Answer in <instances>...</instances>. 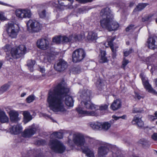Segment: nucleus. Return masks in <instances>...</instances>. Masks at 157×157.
Returning <instances> with one entry per match:
<instances>
[{
	"label": "nucleus",
	"instance_id": "b1692460",
	"mask_svg": "<svg viewBox=\"0 0 157 157\" xmlns=\"http://www.w3.org/2000/svg\"><path fill=\"white\" fill-rule=\"evenodd\" d=\"M100 54L99 56V62L101 63H105L108 61V59L106 56V53L105 51L100 50Z\"/></svg>",
	"mask_w": 157,
	"mask_h": 157
},
{
	"label": "nucleus",
	"instance_id": "f03ea898",
	"mask_svg": "<svg viewBox=\"0 0 157 157\" xmlns=\"http://www.w3.org/2000/svg\"><path fill=\"white\" fill-rule=\"evenodd\" d=\"M85 136L79 133H75L73 134V140L78 147H81L82 152L88 157H94L93 151L85 145Z\"/></svg>",
	"mask_w": 157,
	"mask_h": 157
},
{
	"label": "nucleus",
	"instance_id": "7ed1b4c3",
	"mask_svg": "<svg viewBox=\"0 0 157 157\" xmlns=\"http://www.w3.org/2000/svg\"><path fill=\"white\" fill-rule=\"evenodd\" d=\"M111 150L113 157H121V152L115 146H112L108 143H103L98 149V154L99 157H105Z\"/></svg>",
	"mask_w": 157,
	"mask_h": 157
},
{
	"label": "nucleus",
	"instance_id": "4be33fe9",
	"mask_svg": "<svg viewBox=\"0 0 157 157\" xmlns=\"http://www.w3.org/2000/svg\"><path fill=\"white\" fill-rule=\"evenodd\" d=\"M9 130L12 134L17 135L21 133L22 131V128L20 124L14 125L10 128Z\"/></svg>",
	"mask_w": 157,
	"mask_h": 157
},
{
	"label": "nucleus",
	"instance_id": "0e129e2a",
	"mask_svg": "<svg viewBox=\"0 0 157 157\" xmlns=\"http://www.w3.org/2000/svg\"><path fill=\"white\" fill-rule=\"evenodd\" d=\"M136 96L138 99H140L141 98V96H140L138 94H136Z\"/></svg>",
	"mask_w": 157,
	"mask_h": 157
},
{
	"label": "nucleus",
	"instance_id": "3c124183",
	"mask_svg": "<svg viewBox=\"0 0 157 157\" xmlns=\"http://www.w3.org/2000/svg\"><path fill=\"white\" fill-rule=\"evenodd\" d=\"M134 27V25H131L128 26L126 29V31L127 32H128L129 30L132 29Z\"/></svg>",
	"mask_w": 157,
	"mask_h": 157
},
{
	"label": "nucleus",
	"instance_id": "e433bc0d",
	"mask_svg": "<svg viewBox=\"0 0 157 157\" xmlns=\"http://www.w3.org/2000/svg\"><path fill=\"white\" fill-rule=\"evenodd\" d=\"M52 138H57L59 139H61L63 137L62 133L60 132H55L51 135Z\"/></svg>",
	"mask_w": 157,
	"mask_h": 157
},
{
	"label": "nucleus",
	"instance_id": "4c0bfd02",
	"mask_svg": "<svg viewBox=\"0 0 157 157\" xmlns=\"http://www.w3.org/2000/svg\"><path fill=\"white\" fill-rule=\"evenodd\" d=\"M53 59L52 57L51 56L50 54H49L48 55L45 56L44 57V61L47 63L48 62L50 63L51 62V60Z\"/></svg>",
	"mask_w": 157,
	"mask_h": 157
},
{
	"label": "nucleus",
	"instance_id": "680f3d73",
	"mask_svg": "<svg viewBox=\"0 0 157 157\" xmlns=\"http://www.w3.org/2000/svg\"><path fill=\"white\" fill-rule=\"evenodd\" d=\"M0 4L3 5V6H8V4H7L4 3L3 2L0 1Z\"/></svg>",
	"mask_w": 157,
	"mask_h": 157
},
{
	"label": "nucleus",
	"instance_id": "ea45409f",
	"mask_svg": "<svg viewBox=\"0 0 157 157\" xmlns=\"http://www.w3.org/2000/svg\"><path fill=\"white\" fill-rule=\"evenodd\" d=\"M97 106L98 107V108L95 109V110L99 109L101 110H105L108 108V105L106 104H104L101 105L100 106L97 105Z\"/></svg>",
	"mask_w": 157,
	"mask_h": 157
},
{
	"label": "nucleus",
	"instance_id": "49530a36",
	"mask_svg": "<svg viewBox=\"0 0 157 157\" xmlns=\"http://www.w3.org/2000/svg\"><path fill=\"white\" fill-rule=\"evenodd\" d=\"M142 110H140L139 109L136 108H134L132 110V113H141Z\"/></svg>",
	"mask_w": 157,
	"mask_h": 157
},
{
	"label": "nucleus",
	"instance_id": "4d7b16f0",
	"mask_svg": "<svg viewBox=\"0 0 157 157\" xmlns=\"http://www.w3.org/2000/svg\"><path fill=\"white\" fill-rule=\"evenodd\" d=\"M112 118L114 119L115 120H117L119 119H120V117H117L116 116H115V115H113L112 116Z\"/></svg>",
	"mask_w": 157,
	"mask_h": 157
},
{
	"label": "nucleus",
	"instance_id": "8fccbe9b",
	"mask_svg": "<svg viewBox=\"0 0 157 157\" xmlns=\"http://www.w3.org/2000/svg\"><path fill=\"white\" fill-rule=\"evenodd\" d=\"M151 138L154 141L157 140V133H154L151 135Z\"/></svg>",
	"mask_w": 157,
	"mask_h": 157
},
{
	"label": "nucleus",
	"instance_id": "bb28decb",
	"mask_svg": "<svg viewBox=\"0 0 157 157\" xmlns=\"http://www.w3.org/2000/svg\"><path fill=\"white\" fill-rule=\"evenodd\" d=\"M0 121L2 123H7L9 121V118L6 113L0 110Z\"/></svg>",
	"mask_w": 157,
	"mask_h": 157
},
{
	"label": "nucleus",
	"instance_id": "58836bf2",
	"mask_svg": "<svg viewBox=\"0 0 157 157\" xmlns=\"http://www.w3.org/2000/svg\"><path fill=\"white\" fill-rule=\"evenodd\" d=\"M115 39L114 37H111L109 38L107 40L108 44L110 46V48H111L112 47H115L114 46H113V41L115 40Z\"/></svg>",
	"mask_w": 157,
	"mask_h": 157
},
{
	"label": "nucleus",
	"instance_id": "5fc2aeb1",
	"mask_svg": "<svg viewBox=\"0 0 157 157\" xmlns=\"http://www.w3.org/2000/svg\"><path fill=\"white\" fill-rule=\"evenodd\" d=\"M140 143L143 145H145L147 143V141L145 140L141 139L140 140Z\"/></svg>",
	"mask_w": 157,
	"mask_h": 157
},
{
	"label": "nucleus",
	"instance_id": "cd10ccee",
	"mask_svg": "<svg viewBox=\"0 0 157 157\" xmlns=\"http://www.w3.org/2000/svg\"><path fill=\"white\" fill-rule=\"evenodd\" d=\"M3 49L6 52V60L8 61H11V60L12 59V57L13 56L11 54L10 55L9 53H7L9 51H10L11 49V46L9 45H6L3 47Z\"/></svg>",
	"mask_w": 157,
	"mask_h": 157
},
{
	"label": "nucleus",
	"instance_id": "6e6d98bb",
	"mask_svg": "<svg viewBox=\"0 0 157 157\" xmlns=\"http://www.w3.org/2000/svg\"><path fill=\"white\" fill-rule=\"evenodd\" d=\"M40 71L42 73H44L45 71V69L43 67H40Z\"/></svg>",
	"mask_w": 157,
	"mask_h": 157
},
{
	"label": "nucleus",
	"instance_id": "338daca9",
	"mask_svg": "<svg viewBox=\"0 0 157 157\" xmlns=\"http://www.w3.org/2000/svg\"><path fill=\"white\" fill-rule=\"evenodd\" d=\"M68 8L69 9H73V8H74V7H73V6L71 5H70L69 6H68Z\"/></svg>",
	"mask_w": 157,
	"mask_h": 157
},
{
	"label": "nucleus",
	"instance_id": "69168bd1",
	"mask_svg": "<svg viewBox=\"0 0 157 157\" xmlns=\"http://www.w3.org/2000/svg\"><path fill=\"white\" fill-rule=\"evenodd\" d=\"M120 117V118H121L123 119H125L126 117V116L125 115H124Z\"/></svg>",
	"mask_w": 157,
	"mask_h": 157
},
{
	"label": "nucleus",
	"instance_id": "aec40b11",
	"mask_svg": "<svg viewBox=\"0 0 157 157\" xmlns=\"http://www.w3.org/2000/svg\"><path fill=\"white\" fill-rule=\"evenodd\" d=\"M36 128L32 125L29 128L25 129L22 134V136L25 137H30L34 135L36 132Z\"/></svg>",
	"mask_w": 157,
	"mask_h": 157
},
{
	"label": "nucleus",
	"instance_id": "423d86ee",
	"mask_svg": "<svg viewBox=\"0 0 157 157\" xmlns=\"http://www.w3.org/2000/svg\"><path fill=\"white\" fill-rule=\"evenodd\" d=\"M85 38V35L83 33L79 34H73L69 37L66 36H61L62 42L63 43L72 42L74 41H80Z\"/></svg>",
	"mask_w": 157,
	"mask_h": 157
},
{
	"label": "nucleus",
	"instance_id": "c9c22d12",
	"mask_svg": "<svg viewBox=\"0 0 157 157\" xmlns=\"http://www.w3.org/2000/svg\"><path fill=\"white\" fill-rule=\"evenodd\" d=\"M35 62L33 60H29L27 61V65L30 70L32 71H33V68L34 65L35 64Z\"/></svg>",
	"mask_w": 157,
	"mask_h": 157
},
{
	"label": "nucleus",
	"instance_id": "37998d69",
	"mask_svg": "<svg viewBox=\"0 0 157 157\" xmlns=\"http://www.w3.org/2000/svg\"><path fill=\"white\" fill-rule=\"evenodd\" d=\"M39 14L40 17L44 18L46 16V11L45 10H43L39 12Z\"/></svg>",
	"mask_w": 157,
	"mask_h": 157
},
{
	"label": "nucleus",
	"instance_id": "6ab92c4d",
	"mask_svg": "<svg viewBox=\"0 0 157 157\" xmlns=\"http://www.w3.org/2000/svg\"><path fill=\"white\" fill-rule=\"evenodd\" d=\"M67 66V62L63 59L59 60L57 64L54 65L55 69L57 71H64Z\"/></svg>",
	"mask_w": 157,
	"mask_h": 157
},
{
	"label": "nucleus",
	"instance_id": "f3484780",
	"mask_svg": "<svg viewBox=\"0 0 157 157\" xmlns=\"http://www.w3.org/2000/svg\"><path fill=\"white\" fill-rule=\"evenodd\" d=\"M112 18H101L100 21L101 27L109 31L110 24L112 22Z\"/></svg>",
	"mask_w": 157,
	"mask_h": 157
},
{
	"label": "nucleus",
	"instance_id": "2f4dec72",
	"mask_svg": "<svg viewBox=\"0 0 157 157\" xmlns=\"http://www.w3.org/2000/svg\"><path fill=\"white\" fill-rule=\"evenodd\" d=\"M148 4L146 3H140L134 9V11H140L145 8Z\"/></svg>",
	"mask_w": 157,
	"mask_h": 157
},
{
	"label": "nucleus",
	"instance_id": "774afa93",
	"mask_svg": "<svg viewBox=\"0 0 157 157\" xmlns=\"http://www.w3.org/2000/svg\"><path fill=\"white\" fill-rule=\"evenodd\" d=\"M156 119H157V111H156L154 113Z\"/></svg>",
	"mask_w": 157,
	"mask_h": 157
},
{
	"label": "nucleus",
	"instance_id": "0eeeda50",
	"mask_svg": "<svg viewBox=\"0 0 157 157\" xmlns=\"http://www.w3.org/2000/svg\"><path fill=\"white\" fill-rule=\"evenodd\" d=\"M26 52V48L23 45H21L17 48H12L10 52L13 57L19 58L23 56Z\"/></svg>",
	"mask_w": 157,
	"mask_h": 157
},
{
	"label": "nucleus",
	"instance_id": "052dcab7",
	"mask_svg": "<svg viewBox=\"0 0 157 157\" xmlns=\"http://www.w3.org/2000/svg\"><path fill=\"white\" fill-rule=\"evenodd\" d=\"M62 0H58V2L59 4L60 5L62 6H65V5L64 4V3L63 2H60Z\"/></svg>",
	"mask_w": 157,
	"mask_h": 157
},
{
	"label": "nucleus",
	"instance_id": "2eb2a0df",
	"mask_svg": "<svg viewBox=\"0 0 157 157\" xmlns=\"http://www.w3.org/2000/svg\"><path fill=\"white\" fill-rule=\"evenodd\" d=\"M101 18H113V16L111 13V11L109 8L106 7L102 9L100 12Z\"/></svg>",
	"mask_w": 157,
	"mask_h": 157
},
{
	"label": "nucleus",
	"instance_id": "ddd939ff",
	"mask_svg": "<svg viewBox=\"0 0 157 157\" xmlns=\"http://www.w3.org/2000/svg\"><path fill=\"white\" fill-rule=\"evenodd\" d=\"M141 79L145 88L148 92L155 94H157V92L152 88L151 85L149 84L147 78L142 76L141 77Z\"/></svg>",
	"mask_w": 157,
	"mask_h": 157
},
{
	"label": "nucleus",
	"instance_id": "c756f323",
	"mask_svg": "<svg viewBox=\"0 0 157 157\" xmlns=\"http://www.w3.org/2000/svg\"><path fill=\"white\" fill-rule=\"evenodd\" d=\"M98 38L97 33L93 31L89 32L87 36V39L89 40L93 41L96 40Z\"/></svg>",
	"mask_w": 157,
	"mask_h": 157
},
{
	"label": "nucleus",
	"instance_id": "9b49d317",
	"mask_svg": "<svg viewBox=\"0 0 157 157\" xmlns=\"http://www.w3.org/2000/svg\"><path fill=\"white\" fill-rule=\"evenodd\" d=\"M76 110L78 113L84 116H97L99 114L98 112L94 111H87L84 110L81 107H78L77 108Z\"/></svg>",
	"mask_w": 157,
	"mask_h": 157
},
{
	"label": "nucleus",
	"instance_id": "393cba45",
	"mask_svg": "<svg viewBox=\"0 0 157 157\" xmlns=\"http://www.w3.org/2000/svg\"><path fill=\"white\" fill-rule=\"evenodd\" d=\"M23 115L24 116V122L26 124L31 120L33 119L32 115L30 113L27 111H23Z\"/></svg>",
	"mask_w": 157,
	"mask_h": 157
},
{
	"label": "nucleus",
	"instance_id": "79ce46f5",
	"mask_svg": "<svg viewBox=\"0 0 157 157\" xmlns=\"http://www.w3.org/2000/svg\"><path fill=\"white\" fill-rule=\"evenodd\" d=\"M35 99L33 95H29L26 99V101L28 103H30L32 102Z\"/></svg>",
	"mask_w": 157,
	"mask_h": 157
},
{
	"label": "nucleus",
	"instance_id": "de8ad7c7",
	"mask_svg": "<svg viewBox=\"0 0 157 157\" xmlns=\"http://www.w3.org/2000/svg\"><path fill=\"white\" fill-rule=\"evenodd\" d=\"M133 50L132 49H130L128 51H126L124 52V56H128L129 54L132 52Z\"/></svg>",
	"mask_w": 157,
	"mask_h": 157
},
{
	"label": "nucleus",
	"instance_id": "72a5a7b5",
	"mask_svg": "<svg viewBox=\"0 0 157 157\" xmlns=\"http://www.w3.org/2000/svg\"><path fill=\"white\" fill-rule=\"evenodd\" d=\"M86 142H88L90 144H93V146L94 147L97 142V141L93 138H90L89 136H86L85 144H86Z\"/></svg>",
	"mask_w": 157,
	"mask_h": 157
},
{
	"label": "nucleus",
	"instance_id": "1a4fd4ad",
	"mask_svg": "<svg viewBox=\"0 0 157 157\" xmlns=\"http://www.w3.org/2000/svg\"><path fill=\"white\" fill-rule=\"evenodd\" d=\"M86 53L84 50L79 48L75 50L73 52L72 57L73 61L74 63L80 62L85 57Z\"/></svg>",
	"mask_w": 157,
	"mask_h": 157
},
{
	"label": "nucleus",
	"instance_id": "412c9836",
	"mask_svg": "<svg viewBox=\"0 0 157 157\" xmlns=\"http://www.w3.org/2000/svg\"><path fill=\"white\" fill-rule=\"evenodd\" d=\"M148 47L153 50L157 48V37L149 38L147 40Z\"/></svg>",
	"mask_w": 157,
	"mask_h": 157
},
{
	"label": "nucleus",
	"instance_id": "bf43d9fd",
	"mask_svg": "<svg viewBox=\"0 0 157 157\" xmlns=\"http://www.w3.org/2000/svg\"><path fill=\"white\" fill-rule=\"evenodd\" d=\"M0 19L1 20H5V17L0 13Z\"/></svg>",
	"mask_w": 157,
	"mask_h": 157
},
{
	"label": "nucleus",
	"instance_id": "f704fd0d",
	"mask_svg": "<svg viewBox=\"0 0 157 157\" xmlns=\"http://www.w3.org/2000/svg\"><path fill=\"white\" fill-rule=\"evenodd\" d=\"M101 130L107 131L111 127V124L108 122H101Z\"/></svg>",
	"mask_w": 157,
	"mask_h": 157
},
{
	"label": "nucleus",
	"instance_id": "473e14b6",
	"mask_svg": "<svg viewBox=\"0 0 157 157\" xmlns=\"http://www.w3.org/2000/svg\"><path fill=\"white\" fill-rule=\"evenodd\" d=\"M10 87V85L8 83L5 84L0 87V94H3L7 91Z\"/></svg>",
	"mask_w": 157,
	"mask_h": 157
},
{
	"label": "nucleus",
	"instance_id": "09e8293b",
	"mask_svg": "<svg viewBox=\"0 0 157 157\" xmlns=\"http://www.w3.org/2000/svg\"><path fill=\"white\" fill-rule=\"evenodd\" d=\"M77 1L80 3H85L87 2H90L93 0H76Z\"/></svg>",
	"mask_w": 157,
	"mask_h": 157
},
{
	"label": "nucleus",
	"instance_id": "864d4df0",
	"mask_svg": "<svg viewBox=\"0 0 157 157\" xmlns=\"http://www.w3.org/2000/svg\"><path fill=\"white\" fill-rule=\"evenodd\" d=\"M148 118L151 121H154L156 119L155 116H154L149 115L148 117Z\"/></svg>",
	"mask_w": 157,
	"mask_h": 157
},
{
	"label": "nucleus",
	"instance_id": "a211bd4d",
	"mask_svg": "<svg viewBox=\"0 0 157 157\" xmlns=\"http://www.w3.org/2000/svg\"><path fill=\"white\" fill-rule=\"evenodd\" d=\"M10 121L13 123H17L19 121L20 118L18 112L15 110H11L9 112Z\"/></svg>",
	"mask_w": 157,
	"mask_h": 157
},
{
	"label": "nucleus",
	"instance_id": "603ef678",
	"mask_svg": "<svg viewBox=\"0 0 157 157\" xmlns=\"http://www.w3.org/2000/svg\"><path fill=\"white\" fill-rule=\"evenodd\" d=\"M129 62L128 60L124 59L122 63V65L124 67Z\"/></svg>",
	"mask_w": 157,
	"mask_h": 157
},
{
	"label": "nucleus",
	"instance_id": "7c9ffc66",
	"mask_svg": "<svg viewBox=\"0 0 157 157\" xmlns=\"http://www.w3.org/2000/svg\"><path fill=\"white\" fill-rule=\"evenodd\" d=\"M119 27L118 23L116 21H113L112 18V22L110 24L109 31H111L116 30Z\"/></svg>",
	"mask_w": 157,
	"mask_h": 157
},
{
	"label": "nucleus",
	"instance_id": "c03bdc74",
	"mask_svg": "<svg viewBox=\"0 0 157 157\" xmlns=\"http://www.w3.org/2000/svg\"><path fill=\"white\" fill-rule=\"evenodd\" d=\"M118 47H115L114 48H112V47L111 48L112 52V57L113 59H114L116 58L117 55L116 53V48H117Z\"/></svg>",
	"mask_w": 157,
	"mask_h": 157
},
{
	"label": "nucleus",
	"instance_id": "dca6fc26",
	"mask_svg": "<svg viewBox=\"0 0 157 157\" xmlns=\"http://www.w3.org/2000/svg\"><path fill=\"white\" fill-rule=\"evenodd\" d=\"M79 94L82 101L90 99L91 92L90 90H84L80 92Z\"/></svg>",
	"mask_w": 157,
	"mask_h": 157
},
{
	"label": "nucleus",
	"instance_id": "5701e85b",
	"mask_svg": "<svg viewBox=\"0 0 157 157\" xmlns=\"http://www.w3.org/2000/svg\"><path fill=\"white\" fill-rule=\"evenodd\" d=\"M132 123L133 124H136L140 128L143 127L144 125V122L141 120V118L137 116H135L134 117Z\"/></svg>",
	"mask_w": 157,
	"mask_h": 157
},
{
	"label": "nucleus",
	"instance_id": "c85d7f7f",
	"mask_svg": "<svg viewBox=\"0 0 157 157\" xmlns=\"http://www.w3.org/2000/svg\"><path fill=\"white\" fill-rule=\"evenodd\" d=\"M121 102L118 99H117L114 101L111 105V109L115 110L121 107Z\"/></svg>",
	"mask_w": 157,
	"mask_h": 157
},
{
	"label": "nucleus",
	"instance_id": "39448f33",
	"mask_svg": "<svg viewBox=\"0 0 157 157\" xmlns=\"http://www.w3.org/2000/svg\"><path fill=\"white\" fill-rule=\"evenodd\" d=\"M49 144L51 149L56 153H62L65 149L63 144L56 140H50Z\"/></svg>",
	"mask_w": 157,
	"mask_h": 157
},
{
	"label": "nucleus",
	"instance_id": "a878e982",
	"mask_svg": "<svg viewBox=\"0 0 157 157\" xmlns=\"http://www.w3.org/2000/svg\"><path fill=\"white\" fill-rule=\"evenodd\" d=\"M91 128L95 130H101V122H92L89 123Z\"/></svg>",
	"mask_w": 157,
	"mask_h": 157
},
{
	"label": "nucleus",
	"instance_id": "9d476101",
	"mask_svg": "<svg viewBox=\"0 0 157 157\" xmlns=\"http://www.w3.org/2000/svg\"><path fill=\"white\" fill-rule=\"evenodd\" d=\"M15 14L17 17L21 18H30L32 15L30 10L28 9L17 10L16 11Z\"/></svg>",
	"mask_w": 157,
	"mask_h": 157
},
{
	"label": "nucleus",
	"instance_id": "a18cd8bd",
	"mask_svg": "<svg viewBox=\"0 0 157 157\" xmlns=\"http://www.w3.org/2000/svg\"><path fill=\"white\" fill-rule=\"evenodd\" d=\"M151 18V16H147L144 17L142 18V21L143 22H144L145 21H149L150 20V18Z\"/></svg>",
	"mask_w": 157,
	"mask_h": 157
},
{
	"label": "nucleus",
	"instance_id": "13d9d810",
	"mask_svg": "<svg viewBox=\"0 0 157 157\" xmlns=\"http://www.w3.org/2000/svg\"><path fill=\"white\" fill-rule=\"evenodd\" d=\"M97 84H98V86H97V87L98 88V89H99V88H100V87L101 86V82L100 81V80H98L97 81Z\"/></svg>",
	"mask_w": 157,
	"mask_h": 157
},
{
	"label": "nucleus",
	"instance_id": "4468645a",
	"mask_svg": "<svg viewBox=\"0 0 157 157\" xmlns=\"http://www.w3.org/2000/svg\"><path fill=\"white\" fill-rule=\"evenodd\" d=\"M36 45L39 48L42 50H46L48 48L49 42L45 39H41L38 40Z\"/></svg>",
	"mask_w": 157,
	"mask_h": 157
},
{
	"label": "nucleus",
	"instance_id": "f257e3e1",
	"mask_svg": "<svg viewBox=\"0 0 157 157\" xmlns=\"http://www.w3.org/2000/svg\"><path fill=\"white\" fill-rule=\"evenodd\" d=\"M69 91L64 81L59 83L54 89L50 90L47 101L50 109L54 112H63L66 110L64 103L68 106H73L72 97L67 95Z\"/></svg>",
	"mask_w": 157,
	"mask_h": 157
},
{
	"label": "nucleus",
	"instance_id": "6e6552de",
	"mask_svg": "<svg viewBox=\"0 0 157 157\" xmlns=\"http://www.w3.org/2000/svg\"><path fill=\"white\" fill-rule=\"evenodd\" d=\"M19 27L16 23L11 22L8 24L7 31L9 36L12 38H15L19 31Z\"/></svg>",
	"mask_w": 157,
	"mask_h": 157
},
{
	"label": "nucleus",
	"instance_id": "20e7f679",
	"mask_svg": "<svg viewBox=\"0 0 157 157\" xmlns=\"http://www.w3.org/2000/svg\"><path fill=\"white\" fill-rule=\"evenodd\" d=\"M27 30L30 33H36L39 32L42 29V26L38 21L30 19L27 23Z\"/></svg>",
	"mask_w": 157,
	"mask_h": 157
},
{
	"label": "nucleus",
	"instance_id": "a19ab883",
	"mask_svg": "<svg viewBox=\"0 0 157 157\" xmlns=\"http://www.w3.org/2000/svg\"><path fill=\"white\" fill-rule=\"evenodd\" d=\"M61 36L56 37L53 38V41L57 44H59L62 42Z\"/></svg>",
	"mask_w": 157,
	"mask_h": 157
},
{
	"label": "nucleus",
	"instance_id": "f8f14e48",
	"mask_svg": "<svg viewBox=\"0 0 157 157\" xmlns=\"http://www.w3.org/2000/svg\"><path fill=\"white\" fill-rule=\"evenodd\" d=\"M81 106L83 108L91 110L94 109L95 110V109L98 108L97 106V105H95L91 103L90 101V100L82 101L81 102Z\"/></svg>",
	"mask_w": 157,
	"mask_h": 157
},
{
	"label": "nucleus",
	"instance_id": "e2e57ef3",
	"mask_svg": "<svg viewBox=\"0 0 157 157\" xmlns=\"http://www.w3.org/2000/svg\"><path fill=\"white\" fill-rule=\"evenodd\" d=\"M45 141L43 140H38V143H39L40 144H42L43 143H44Z\"/></svg>",
	"mask_w": 157,
	"mask_h": 157
}]
</instances>
